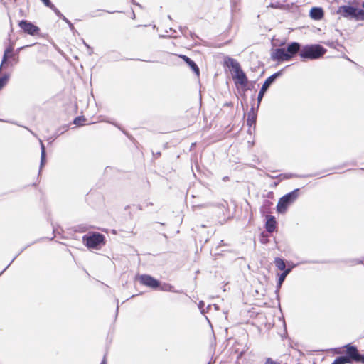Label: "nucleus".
Wrapping results in <instances>:
<instances>
[{
	"instance_id": "052dcab7",
	"label": "nucleus",
	"mask_w": 364,
	"mask_h": 364,
	"mask_svg": "<svg viewBox=\"0 0 364 364\" xmlns=\"http://www.w3.org/2000/svg\"><path fill=\"white\" fill-rule=\"evenodd\" d=\"M129 215L130 218H132V213L130 212L129 213Z\"/></svg>"
},
{
	"instance_id": "8fccbe9b",
	"label": "nucleus",
	"mask_w": 364,
	"mask_h": 364,
	"mask_svg": "<svg viewBox=\"0 0 364 364\" xmlns=\"http://www.w3.org/2000/svg\"><path fill=\"white\" fill-rule=\"evenodd\" d=\"M178 28H179V31H180L181 32H182V26H178Z\"/></svg>"
},
{
	"instance_id": "6e6d98bb",
	"label": "nucleus",
	"mask_w": 364,
	"mask_h": 364,
	"mask_svg": "<svg viewBox=\"0 0 364 364\" xmlns=\"http://www.w3.org/2000/svg\"><path fill=\"white\" fill-rule=\"evenodd\" d=\"M171 43L173 45V46H176V43L174 42V41H171Z\"/></svg>"
},
{
	"instance_id": "f704fd0d",
	"label": "nucleus",
	"mask_w": 364,
	"mask_h": 364,
	"mask_svg": "<svg viewBox=\"0 0 364 364\" xmlns=\"http://www.w3.org/2000/svg\"><path fill=\"white\" fill-rule=\"evenodd\" d=\"M272 204V203L268 200H265L264 202V204H263V206L262 207V210H265L266 208H267L270 205Z\"/></svg>"
},
{
	"instance_id": "bf43d9fd",
	"label": "nucleus",
	"mask_w": 364,
	"mask_h": 364,
	"mask_svg": "<svg viewBox=\"0 0 364 364\" xmlns=\"http://www.w3.org/2000/svg\"><path fill=\"white\" fill-rule=\"evenodd\" d=\"M153 205V203H147V205Z\"/></svg>"
},
{
	"instance_id": "473e14b6",
	"label": "nucleus",
	"mask_w": 364,
	"mask_h": 364,
	"mask_svg": "<svg viewBox=\"0 0 364 364\" xmlns=\"http://www.w3.org/2000/svg\"><path fill=\"white\" fill-rule=\"evenodd\" d=\"M198 309H200L201 314H205V309H204V302L203 301H200L198 304Z\"/></svg>"
},
{
	"instance_id": "49530a36",
	"label": "nucleus",
	"mask_w": 364,
	"mask_h": 364,
	"mask_svg": "<svg viewBox=\"0 0 364 364\" xmlns=\"http://www.w3.org/2000/svg\"><path fill=\"white\" fill-rule=\"evenodd\" d=\"M130 208H131V205H128L125 206L124 210H128Z\"/></svg>"
},
{
	"instance_id": "ddd939ff",
	"label": "nucleus",
	"mask_w": 364,
	"mask_h": 364,
	"mask_svg": "<svg viewBox=\"0 0 364 364\" xmlns=\"http://www.w3.org/2000/svg\"><path fill=\"white\" fill-rule=\"evenodd\" d=\"M183 62H185L188 66L190 68V69L193 72V73L197 76L199 77L200 75V70L198 66L196 64L194 61L191 60L189 58H188L186 55H183Z\"/></svg>"
},
{
	"instance_id": "6e6552de",
	"label": "nucleus",
	"mask_w": 364,
	"mask_h": 364,
	"mask_svg": "<svg viewBox=\"0 0 364 364\" xmlns=\"http://www.w3.org/2000/svg\"><path fill=\"white\" fill-rule=\"evenodd\" d=\"M355 8L351 6L344 5L338 9L337 14L344 18H354Z\"/></svg>"
},
{
	"instance_id": "20e7f679",
	"label": "nucleus",
	"mask_w": 364,
	"mask_h": 364,
	"mask_svg": "<svg viewBox=\"0 0 364 364\" xmlns=\"http://www.w3.org/2000/svg\"><path fill=\"white\" fill-rule=\"evenodd\" d=\"M299 189L296 188L293 191L282 196L277 204V211L281 213L286 212L287 207L293 203L299 197Z\"/></svg>"
},
{
	"instance_id": "864d4df0",
	"label": "nucleus",
	"mask_w": 364,
	"mask_h": 364,
	"mask_svg": "<svg viewBox=\"0 0 364 364\" xmlns=\"http://www.w3.org/2000/svg\"><path fill=\"white\" fill-rule=\"evenodd\" d=\"M101 16V14H100V13H98V14H97V15H93L92 16Z\"/></svg>"
},
{
	"instance_id": "a19ab883",
	"label": "nucleus",
	"mask_w": 364,
	"mask_h": 364,
	"mask_svg": "<svg viewBox=\"0 0 364 364\" xmlns=\"http://www.w3.org/2000/svg\"><path fill=\"white\" fill-rule=\"evenodd\" d=\"M153 155H154V156L155 158H158V157H159V156H161V152H159V151H158V152H156V153H154V152H153Z\"/></svg>"
},
{
	"instance_id": "4c0bfd02",
	"label": "nucleus",
	"mask_w": 364,
	"mask_h": 364,
	"mask_svg": "<svg viewBox=\"0 0 364 364\" xmlns=\"http://www.w3.org/2000/svg\"><path fill=\"white\" fill-rule=\"evenodd\" d=\"M36 43H33V44H31V45H26V46H22V47H21V48H18L17 49V52H16V53H18L19 51H21V50H23V48H27V47L33 46L36 45Z\"/></svg>"
},
{
	"instance_id": "6ab92c4d",
	"label": "nucleus",
	"mask_w": 364,
	"mask_h": 364,
	"mask_svg": "<svg viewBox=\"0 0 364 364\" xmlns=\"http://www.w3.org/2000/svg\"><path fill=\"white\" fill-rule=\"evenodd\" d=\"M274 263L275 266L278 268V269L282 270V271H284L287 269H285L286 264L284 262V260L282 259V258L276 257L274 259Z\"/></svg>"
},
{
	"instance_id": "37998d69",
	"label": "nucleus",
	"mask_w": 364,
	"mask_h": 364,
	"mask_svg": "<svg viewBox=\"0 0 364 364\" xmlns=\"http://www.w3.org/2000/svg\"><path fill=\"white\" fill-rule=\"evenodd\" d=\"M137 209L141 210H142V207L141 205H135Z\"/></svg>"
},
{
	"instance_id": "f8f14e48",
	"label": "nucleus",
	"mask_w": 364,
	"mask_h": 364,
	"mask_svg": "<svg viewBox=\"0 0 364 364\" xmlns=\"http://www.w3.org/2000/svg\"><path fill=\"white\" fill-rule=\"evenodd\" d=\"M324 13L321 7H313L309 12V16L314 20H321L323 17Z\"/></svg>"
},
{
	"instance_id": "c03bdc74",
	"label": "nucleus",
	"mask_w": 364,
	"mask_h": 364,
	"mask_svg": "<svg viewBox=\"0 0 364 364\" xmlns=\"http://www.w3.org/2000/svg\"><path fill=\"white\" fill-rule=\"evenodd\" d=\"M53 139V136H50V137H49V138L48 139V142H49L50 144H51V143L53 142V141H51Z\"/></svg>"
},
{
	"instance_id": "aec40b11",
	"label": "nucleus",
	"mask_w": 364,
	"mask_h": 364,
	"mask_svg": "<svg viewBox=\"0 0 364 364\" xmlns=\"http://www.w3.org/2000/svg\"><path fill=\"white\" fill-rule=\"evenodd\" d=\"M68 129H69V127H68V124H64V125L60 127L59 128H58L57 130H56V136H55L53 137V139H52L51 141H54L59 136H60L64 132L68 131Z\"/></svg>"
},
{
	"instance_id": "c756f323",
	"label": "nucleus",
	"mask_w": 364,
	"mask_h": 364,
	"mask_svg": "<svg viewBox=\"0 0 364 364\" xmlns=\"http://www.w3.org/2000/svg\"><path fill=\"white\" fill-rule=\"evenodd\" d=\"M68 25L70 28V30L73 32V34L75 33H77V30L75 28L73 24L71 23V21L66 18V20L64 21Z\"/></svg>"
},
{
	"instance_id": "423d86ee",
	"label": "nucleus",
	"mask_w": 364,
	"mask_h": 364,
	"mask_svg": "<svg viewBox=\"0 0 364 364\" xmlns=\"http://www.w3.org/2000/svg\"><path fill=\"white\" fill-rule=\"evenodd\" d=\"M139 282L147 287L157 290L160 285V281L149 274H141L139 276Z\"/></svg>"
},
{
	"instance_id": "2eb2a0df",
	"label": "nucleus",
	"mask_w": 364,
	"mask_h": 364,
	"mask_svg": "<svg viewBox=\"0 0 364 364\" xmlns=\"http://www.w3.org/2000/svg\"><path fill=\"white\" fill-rule=\"evenodd\" d=\"M266 230L269 232H273L276 229V221L274 217H269L266 222Z\"/></svg>"
},
{
	"instance_id": "c85d7f7f",
	"label": "nucleus",
	"mask_w": 364,
	"mask_h": 364,
	"mask_svg": "<svg viewBox=\"0 0 364 364\" xmlns=\"http://www.w3.org/2000/svg\"><path fill=\"white\" fill-rule=\"evenodd\" d=\"M30 246V245H28L26 246H25L24 247H23L20 251L12 259V260L10 262V263L0 272V276L3 274V272L4 271H6L9 267L11 264V263L26 249L28 248V247Z\"/></svg>"
},
{
	"instance_id": "09e8293b",
	"label": "nucleus",
	"mask_w": 364,
	"mask_h": 364,
	"mask_svg": "<svg viewBox=\"0 0 364 364\" xmlns=\"http://www.w3.org/2000/svg\"><path fill=\"white\" fill-rule=\"evenodd\" d=\"M270 6H271V7H272V8H277V6H276V4H272L270 5Z\"/></svg>"
},
{
	"instance_id": "13d9d810",
	"label": "nucleus",
	"mask_w": 364,
	"mask_h": 364,
	"mask_svg": "<svg viewBox=\"0 0 364 364\" xmlns=\"http://www.w3.org/2000/svg\"><path fill=\"white\" fill-rule=\"evenodd\" d=\"M159 36H160V38H164V37H166V36H164V35H160Z\"/></svg>"
},
{
	"instance_id": "39448f33",
	"label": "nucleus",
	"mask_w": 364,
	"mask_h": 364,
	"mask_svg": "<svg viewBox=\"0 0 364 364\" xmlns=\"http://www.w3.org/2000/svg\"><path fill=\"white\" fill-rule=\"evenodd\" d=\"M18 26L27 35L42 36L40 28L30 21L26 19L21 20L18 21Z\"/></svg>"
},
{
	"instance_id": "603ef678",
	"label": "nucleus",
	"mask_w": 364,
	"mask_h": 364,
	"mask_svg": "<svg viewBox=\"0 0 364 364\" xmlns=\"http://www.w3.org/2000/svg\"><path fill=\"white\" fill-rule=\"evenodd\" d=\"M214 308H215V310H218V306H217V305H215V304L214 305Z\"/></svg>"
},
{
	"instance_id": "680f3d73",
	"label": "nucleus",
	"mask_w": 364,
	"mask_h": 364,
	"mask_svg": "<svg viewBox=\"0 0 364 364\" xmlns=\"http://www.w3.org/2000/svg\"><path fill=\"white\" fill-rule=\"evenodd\" d=\"M205 319L208 320V322H210V320H208V317H205Z\"/></svg>"
},
{
	"instance_id": "3c124183",
	"label": "nucleus",
	"mask_w": 364,
	"mask_h": 364,
	"mask_svg": "<svg viewBox=\"0 0 364 364\" xmlns=\"http://www.w3.org/2000/svg\"><path fill=\"white\" fill-rule=\"evenodd\" d=\"M132 2L134 4L139 5V4L136 3V2L134 1V0H132Z\"/></svg>"
},
{
	"instance_id": "a211bd4d",
	"label": "nucleus",
	"mask_w": 364,
	"mask_h": 364,
	"mask_svg": "<svg viewBox=\"0 0 364 364\" xmlns=\"http://www.w3.org/2000/svg\"><path fill=\"white\" fill-rule=\"evenodd\" d=\"M180 59H182V54L171 53L168 55V60L173 65H178L180 63Z\"/></svg>"
},
{
	"instance_id": "de8ad7c7",
	"label": "nucleus",
	"mask_w": 364,
	"mask_h": 364,
	"mask_svg": "<svg viewBox=\"0 0 364 364\" xmlns=\"http://www.w3.org/2000/svg\"><path fill=\"white\" fill-rule=\"evenodd\" d=\"M270 6H271V7H272V8H277V6H276V4H272L270 5Z\"/></svg>"
},
{
	"instance_id": "2f4dec72",
	"label": "nucleus",
	"mask_w": 364,
	"mask_h": 364,
	"mask_svg": "<svg viewBox=\"0 0 364 364\" xmlns=\"http://www.w3.org/2000/svg\"><path fill=\"white\" fill-rule=\"evenodd\" d=\"M114 126H116L118 129H121L122 131V132L129 139H133V136L132 135H130L127 131L122 129L119 125L115 124V123H112Z\"/></svg>"
},
{
	"instance_id": "9b49d317",
	"label": "nucleus",
	"mask_w": 364,
	"mask_h": 364,
	"mask_svg": "<svg viewBox=\"0 0 364 364\" xmlns=\"http://www.w3.org/2000/svg\"><path fill=\"white\" fill-rule=\"evenodd\" d=\"M13 50H14V48L11 46H9L5 48L4 55L2 57V60H1V63L0 65V70L2 68H6L8 65V64L9 63L8 58L10 56H13V54H14Z\"/></svg>"
},
{
	"instance_id": "1a4fd4ad",
	"label": "nucleus",
	"mask_w": 364,
	"mask_h": 364,
	"mask_svg": "<svg viewBox=\"0 0 364 364\" xmlns=\"http://www.w3.org/2000/svg\"><path fill=\"white\" fill-rule=\"evenodd\" d=\"M232 77L235 84H239L242 87H247L248 84V80L245 73L242 71V69L236 70V72L234 73Z\"/></svg>"
},
{
	"instance_id": "69168bd1",
	"label": "nucleus",
	"mask_w": 364,
	"mask_h": 364,
	"mask_svg": "<svg viewBox=\"0 0 364 364\" xmlns=\"http://www.w3.org/2000/svg\"><path fill=\"white\" fill-rule=\"evenodd\" d=\"M210 307H211V306H210V305H208L207 308H208V309H210Z\"/></svg>"
},
{
	"instance_id": "f257e3e1",
	"label": "nucleus",
	"mask_w": 364,
	"mask_h": 364,
	"mask_svg": "<svg viewBox=\"0 0 364 364\" xmlns=\"http://www.w3.org/2000/svg\"><path fill=\"white\" fill-rule=\"evenodd\" d=\"M301 46L297 42H292L287 48H280L274 49L271 53V58L274 61L284 62L291 58L300 50Z\"/></svg>"
},
{
	"instance_id": "9d476101",
	"label": "nucleus",
	"mask_w": 364,
	"mask_h": 364,
	"mask_svg": "<svg viewBox=\"0 0 364 364\" xmlns=\"http://www.w3.org/2000/svg\"><path fill=\"white\" fill-rule=\"evenodd\" d=\"M346 357L349 358L350 363L352 360L357 361L359 358V353L358 349L355 346H351L350 344H348L346 346Z\"/></svg>"
},
{
	"instance_id": "4be33fe9",
	"label": "nucleus",
	"mask_w": 364,
	"mask_h": 364,
	"mask_svg": "<svg viewBox=\"0 0 364 364\" xmlns=\"http://www.w3.org/2000/svg\"><path fill=\"white\" fill-rule=\"evenodd\" d=\"M350 363L349 358L346 356H340L335 359L332 364H346Z\"/></svg>"
},
{
	"instance_id": "c9c22d12",
	"label": "nucleus",
	"mask_w": 364,
	"mask_h": 364,
	"mask_svg": "<svg viewBox=\"0 0 364 364\" xmlns=\"http://www.w3.org/2000/svg\"><path fill=\"white\" fill-rule=\"evenodd\" d=\"M41 1L48 8L53 4V3L50 0H41Z\"/></svg>"
},
{
	"instance_id": "0e129e2a",
	"label": "nucleus",
	"mask_w": 364,
	"mask_h": 364,
	"mask_svg": "<svg viewBox=\"0 0 364 364\" xmlns=\"http://www.w3.org/2000/svg\"><path fill=\"white\" fill-rule=\"evenodd\" d=\"M205 319L208 320V322H210V320H208V317H205Z\"/></svg>"
},
{
	"instance_id": "58836bf2",
	"label": "nucleus",
	"mask_w": 364,
	"mask_h": 364,
	"mask_svg": "<svg viewBox=\"0 0 364 364\" xmlns=\"http://www.w3.org/2000/svg\"><path fill=\"white\" fill-rule=\"evenodd\" d=\"M12 58V60L14 63H16L18 62V57L17 54H13V56H11Z\"/></svg>"
},
{
	"instance_id": "338daca9",
	"label": "nucleus",
	"mask_w": 364,
	"mask_h": 364,
	"mask_svg": "<svg viewBox=\"0 0 364 364\" xmlns=\"http://www.w3.org/2000/svg\"><path fill=\"white\" fill-rule=\"evenodd\" d=\"M55 136H56V132L54 134L53 136H52L53 137H54Z\"/></svg>"
},
{
	"instance_id": "b1692460",
	"label": "nucleus",
	"mask_w": 364,
	"mask_h": 364,
	"mask_svg": "<svg viewBox=\"0 0 364 364\" xmlns=\"http://www.w3.org/2000/svg\"><path fill=\"white\" fill-rule=\"evenodd\" d=\"M87 119L83 115L77 116L74 118L73 123L77 126H82Z\"/></svg>"
},
{
	"instance_id": "5701e85b",
	"label": "nucleus",
	"mask_w": 364,
	"mask_h": 364,
	"mask_svg": "<svg viewBox=\"0 0 364 364\" xmlns=\"http://www.w3.org/2000/svg\"><path fill=\"white\" fill-rule=\"evenodd\" d=\"M48 8L50 9L58 18H60L63 21L66 20V17L60 11V10L53 4Z\"/></svg>"
},
{
	"instance_id": "a878e982",
	"label": "nucleus",
	"mask_w": 364,
	"mask_h": 364,
	"mask_svg": "<svg viewBox=\"0 0 364 364\" xmlns=\"http://www.w3.org/2000/svg\"><path fill=\"white\" fill-rule=\"evenodd\" d=\"M173 289V287L170 284L167 283H161L160 282L159 287L157 290H161V291H172Z\"/></svg>"
},
{
	"instance_id": "e2e57ef3",
	"label": "nucleus",
	"mask_w": 364,
	"mask_h": 364,
	"mask_svg": "<svg viewBox=\"0 0 364 364\" xmlns=\"http://www.w3.org/2000/svg\"><path fill=\"white\" fill-rule=\"evenodd\" d=\"M205 319L208 320V322H210V320H208V317H205Z\"/></svg>"
},
{
	"instance_id": "4468645a",
	"label": "nucleus",
	"mask_w": 364,
	"mask_h": 364,
	"mask_svg": "<svg viewBox=\"0 0 364 364\" xmlns=\"http://www.w3.org/2000/svg\"><path fill=\"white\" fill-rule=\"evenodd\" d=\"M291 268H288L286 270H284L279 277L277 284V290L276 291L278 292L280 289L282 283L284 282L286 277L291 272Z\"/></svg>"
},
{
	"instance_id": "e433bc0d",
	"label": "nucleus",
	"mask_w": 364,
	"mask_h": 364,
	"mask_svg": "<svg viewBox=\"0 0 364 364\" xmlns=\"http://www.w3.org/2000/svg\"><path fill=\"white\" fill-rule=\"evenodd\" d=\"M40 144H41V154H43V152H44V154H47L45 145L41 140H40Z\"/></svg>"
},
{
	"instance_id": "774afa93",
	"label": "nucleus",
	"mask_w": 364,
	"mask_h": 364,
	"mask_svg": "<svg viewBox=\"0 0 364 364\" xmlns=\"http://www.w3.org/2000/svg\"><path fill=\"white\" fill-rule=\"evenodd\" d=\"M363 7L364 8V2L363 3Z\"/></svg>"
},
{
	"instance_id": "f03ea898",
	"label": "nucleus",
	"mask_w": 364,
	"mask_h": 364,
	"mask_svg": "<svg viewBox=\"0 0 364 364\" xmlns=\"http://www.w3.org/2000/svg\"><path fill=\"white\" fill-rule=\"evenodd\" d=\"M82 242L90 250H99L106 244L105 235L97 232H89L82 236Z\"/></svg>"
},
{
	"instance_id": "412c9836",
	"label": "nucleus",
	"mask_w": 364,
	"mask_h": 364,
	"mask_svg": "<svg viewBox=\"0 0 364 364\" xmlns=\"http://www.w3.org/2000/svg\"><path fill=\"white\" fill-rule=\"evenodd\" d=\"M89 226L86 224H80L73 228L75 232H85L89 230Z\"/></svg>"
},
{
	"instance_id": "79ce46f5",
	"label": "nucleus",
	"mask_w": 364,
	"mask_h": 364,
	"mask_svg": "<svg viewBox=\"0 0 364 364\" xmlns=\"http://www.w3.org/2000/svg\"><path fill=\"white\" fill-rule=\"evenodd\" d=\"M100 364H107V360L105 356H104L103 359L102 360Z\"/></svg>"
},
{
	"instance_id": "7c9ffc66",
	"label": "nucleus",
	"mask_w": 364,
	"mask_h": 364,
	"mask_svg": "<svg viewBox=\"0 0 364 364\" xmlns=\"http://www.w3.org/2000/svg\"><path fill=\"white\" fill-rule=\"evenodd\" d=\"M82 43H83L84 46L86 47V48L87 49L88 55H92L93 53V48L89 44H87L83 39H82Z\"/></svg>"
},
{
	"instance_id": "7ed1b4c3",
	"label": "nucleus",
	"mask_w": 364,
	"mask_h": 364,
	"mask_svg": "<svg viewBox=\"0 0 364 364\" xmlns=\"http://www.w3.org/2000/svg\"><path fill=\"white\" fill-rule=\"evenodd\" d=\"M299 55L304 59H318L323 56L326 50L320 45H310L300 49Z\"/></svg>"
},
{
	"instance_id": "f3484780",
	"label": "nucleus",
	"mask_w": 364,
	"mask_h": 364,
	"mask_svg": "<svg viewBox=\"0 0 364 364\" xmlns=\"http://www.w3.org/2000/svg\"><path fill=\"white\" fill-rule=\"evenodd\" d=\"M226 64L228 67H230L234 70V73H235L236 70L241 69L239 63L233 58H229L228 60H226Z\"/></svg>"
},
{
	"instance_id": "cd10ccee",
	"label": "nucleus",
	"mask_w": 364,
	"mask_h": 364,
	"mask_svg": "<svg viewBox=\"0 0 364 364\" xmlns=\"http://www.w3.org/2000/svg\"><path fill=\"white\" fill-rule=\"evenodd\" d=\"M354 19L357 21L364 20V10L355 8Z\"/></svg>"
},
{
	"instance_id": "dca6fc26",
	"label": "nucleus",
	"mask_w": 364,
	"mask_h": 364,
	"mask_svg": "<svg viewBox=\"0 0 364 364\" xmlns=\"http://www.w3.org/2000/svg\"><path fill=\"white\" fill-rule=\"evenodd\" d=\"M256 118H257L256 113L255 112L254 108L252 107L247 114V125L251 127L252 124H255L256 122Z\"/></svg>"
},
{
	"instance_id": "4d7b16f0",
	"label": "nucleus",
	"mask_w": 364,
	"mask_h": 364,
	"mask_svg": "<svg viewBox=\"0 0 364 364\" xmlns=\"http://www.w3.org/2000/svg\"><path fill=\"white\" fill-rule=\"evenodd\" d=\"M170 31H173V33H176V31L175 30H173L172 28H170Z\"/></svg>"
},
{
	"instance_id": "bb28decb",
	"label": "nucleus",
	"mask_w": 364,
	"mask_h": 364,
	"mask_svg": "<svg viewBox=\"0 0 364 364\" xmlns=\"http://www.w3.org/2000/svg\"><path fill=\"white\" fill-rule=\"evenodd\" d=\"M47 154H41V161H40V166H39V172L38 176L40 175L41 170L45 166L46 162H47Z\"/></svg>"
},
{
	"instance_id": "0eeeda50",
	"label": "nucleus",
	"mask_w": 364,
	"mask_h": 364,
	"mask_svg": "<svg viewBox=\"0 0 364 364\" xmlns=\"http://www.w3.org/2000/svg\"><path fill=\"white\" fill-rule=\"evenodd\" d=\"M282 70H280L279 72L275 73L274 74L269 76L268 78L266 79L264 84L262 86V88L258 94L257 97V101H258V105L260 104L263 96L267 91V90L269 87V86L274 82V80L279 76L282 75Z\"/></svg>"
},
{
	"instance_id": "393cba45",
	"label": "nucleus",
	"mask_w": 364,
	"mask_h": 364,
	"mask_svg": "<svg viewBox=\"0 0 364 364\" xmlns=\"http://www.w3.org/2000/svg\"><path fill=\"white\" fill-rule=\"evenodd\" d=\"M10 75L8 73H4L0 77V90L8 83Z\"/></svg>"
},
{
	"instance_id": "a18cd8bd",
	"label": "nucleus",
	"mask_w": 364,
	"mask_h": 364,
	"mask_svg": "<svg viewBox=\"0 0 364 364\" xmlns=\"http://www.w3.org/2000/svg\"><path fill=\"white\" fill-rule=\"evenodd\" d=\"M105 12H107V13H109V14H113V13H115L117 12L116 11H107V10H104Z\"/></svg>"
},
{
	"instance_id": "5fc2aeb1",
	"label": "nucleus",
	"mask_w": 364,
	"mask_h": 364,
	"mask_svg": "<svg viewBox=\"0 0 364 364\" xmlns=\"http://www.w3.org/2000/svg\"><path fill=\"white\" fill-rule=\"evenodd\" d=\"M118 311H119V306H117V309H116V313H117V314L118 313Z\"/></svg>"
},
{
	"instance_id": "72a5a7b5",
	"label": "nucleus",
	"mask_w": 364,
	"mask_h": 364,
	"mask_svg": "<svg viewBox=\"0 0 364 364\" xmlns=\"http://www.w3.org/2000/svg\"><path fill=\"white\" fill-rule=\"evenodd\" d=\"M264 364H281V363L274 360L271 358H268L266 359Z\"/></svg>"
},
{
	"instance_id": "ea45409f",
	"label": "nucleus",
	"mask_w": 364,
	"mask_h": 364,
	"mask_svg": "<svg viewBox=\"0 0 364 364\" xmlns=\"http://www.w3.org/2000/svg\"><path fill=\"white\" fill-rule=\"evenodd\" d=\"M356 362H360L362 363L363 364H364V355H359V358H358L357 361Z\"/></svg>"
}]
</instances>
